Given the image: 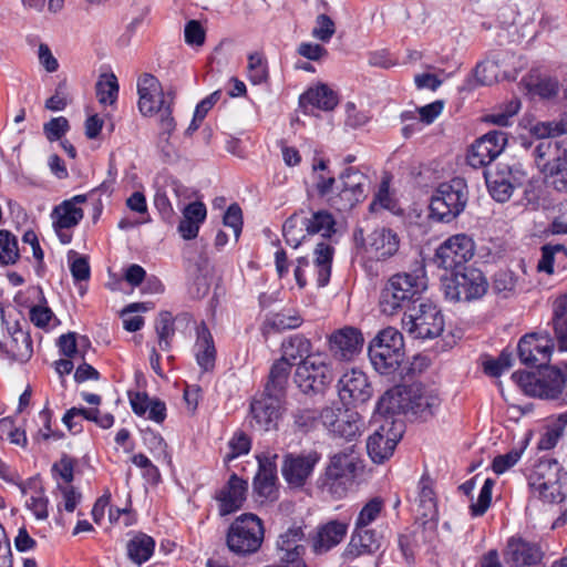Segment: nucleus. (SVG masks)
Instances as JSON below:
<instances>
[{"instance_id":"obj_1","label":"nucleus","mask_w":567,"mask_h":567,"mask_svg":"<svg viewBox=\"0 0 567 567\" xmlns=\"http://www.w3.org/2000/svg\"><path fill=\"white\" fill-rule=\"evenodd\" d=\"M426 289L425 271L422 267L413 272H399L389 278L381 290L379 307L382 313L394 316L409 310Z\"/></svg>"},{"instance_id":"obj_2","label":"nucleus","mask_w":567,"mask_h":567,"mask_svg":"<svg viewBox=\"0 0 567 567\" xmlns=\"http://www.w3.org/2000/svg\"><path fill=\"white\" fill-rule=\"evenodd\" d=\"M512 379L530 396L567 405V381L559 368L544 367L537 373L516 371Z\"/></svg>"},{"instance_id":"obj_3","label":"nucleus","mask_w":567,"mask_h":567,"mask_svg":"<svg viewBox=\"0 0 567 567\" xmlns=\"http://www.w3.org/2000/svg\"><path fill=\"white\" fill-rule=\"evenodd\" d=\"M369 358L374 369L385 375L394 373L404 359L402 333L395 328L381 330L370 342Z\"/></svg>"},{"instance_id":"obj_4","label":"nucleus","mask_w":567,"mask_h":567,"mask_svg":"<svg viewBox=\"0 0 567 567\" xmlns=\"http://www.w3.org/2000/svg\"><path fill=\"white\" fill-rule=\"evenodd\" d=\"M468 202V189L464 178L455 177L441 183L432 195L430 216L442 223H450L460 216Z\"/></svg>"},{"instance_id":"obj_5","label":"nucleus","mask_w":567,"mask_h":567,"mask_svg":"<svg viewBox=\"0 0 567 567\" xmlns=\"http://www.w3.org/2000/svg\"><path fill=\"white\" fill-rule=\"evenodd\" d=\"M265 538L262 520L252 513H245L235 518L226 534L228 549L237 556L257 553Z\"/></svg>"},{"instance_id":"obj_6","label":"nucleus","mask_w":567,"mask_h":567,"mask_svg":"<svg viewBox=\"0 0 567 567\" xmlns=\"http://www.w3.org/2000/svg\"><path fill=\"white\" fill-rule=\"evenodd\" d=\"M445 297L455 302L481 299L488 289L483 271L473 265L465 266L442 278Z\"/></svg>"},{"instance_id":"obj_7","label":"nucleus","mask_w":567,"mask_h":567,"mask_svg":"<svg viewBox=\"0 0 567 567\" xmlns=\"http://www.w3.org/2000/svg\"><path fill=\"white\" fill-rule=\"evenodd\" d=\"M537 167L551 179L553 187L567 194V150L558 142L543 140L533 150Z\"/></svg>"},{"instance_id":"obj_8","label":"nucleus","mask_w":567,"mask_h":567,"mask_svg":"<svg viewBox=\"0 0 567 567\" xmlns=\"http://www.w3.org/2000/svg\"><path fill=\"white\" fill-rule=\"evenodd\" d=\"M359 464L360 458L354 450V445H350L333 454L326 468L323 487L337 498L343 497L347 493L348 484L357 475Z\"/></svg>"},{"instance_id":"obj_9","label":"nucleus","mask_w":567,"mask_h":567,"mask_svg":"<svg viewBox=\"0 0 567 567\" xmlns=\"http://www.w3.org/2000/svg\"><path fill=\"white\" fill-rule=\"evenodd\" d=\"M402 328L413 339H434L444 329V318L435 305L420 302L404 312Z\"/></svg>"},{"instance_id":"obj_10","label":"nucleus","mask_w":567,"mask_h":567,"mask_svg":"<svg viewBox=\"0 0 567 567\" xmlns=\"http://www.w3.org/2000/svg\"><path fill=\"white\" fill-rule=\"evenodd\" d=\"M337 193L329 197L331 206L339 212H348L363 202L368 193L369 179L365 174L354 167H347L339 174Z\"/></svg>"},{"instance_id":"obj_11","label":"nucleus","mask_w":567,"mask_h":567,"mask_svg":"<svg viewBox=\"0 0 567 567\" xmlns=\"http://www.w3.org/2000/svg\"><path fill=\"white\" fill-rule=\"evenodd\" d=\"M475 244L466 234H456L445 239L435 250L434 262L439 268L454 271L465 266L474 257Z\"/></svg>"},{"instance_id":"obj_12","label":"nucleus","mask_w":567,"mask_h":567,"mask_svg":"<svg viewBox=\"0 0 567 567\" xmlns=\"http://www.w3.org/2000/svg\"><path fill=\"white\" fill-rule=\"evenodd\" d=\"M284 402L276 395L264 392L255 395L249 404L250 426L260 432L277 430L282 416Z\"/></svg>"},{"instance_id":"obj_13","label":"nucleus","mask_w":567,"mask_h":567,"mask_svg":"<svg viewBox=\"0 0 567 567\" xmlns=\"http://www.w3.org/2000/svg\"><path fill=\"white\" fill-rule=\"evenodd\" d=\"M555 348L554 339L548 331L530 332L523 336L518 342L519 360L528 367H545Z\"/></svg>"},{"instance_id":"obj_14","label":"nucleus","mask_w":567,"mask_h":567,"mask_svg":"<svg viewBox=\"0 0 567 567\" xmlns=\"http://www.w3.org/2000/svg\"><path fill=\"white\" fill-rule=\"evenodd\" d=\"M484 178L491 196L498 203H505L516 187L523 186L526 175L507 164H498L495 169L486 168Z\"/></svg>"},{"instance_id":"obj_15","label":"nucleus","mask_w":567,"mask_h":567,"mask_svg":"<svg viewBox=\"0 0 567 567\" xmlns=\"http://www.w3.org/2000/svg\"><path fill=\"white\" fill-rule=\"evenodd\" d=\"M333 381L329 364L313 357L301 361L295 373V382L303 393H320Z\"/></svg>"},{"instance_id":"obj_16","label":"nucleus","mask_w":567,"mask_h":567,"mask_svg":"<svg viewBox=\"0 0 567 567\" xmlns=\"http://www.w3.org/2000/svg\"><path fill=\"white\" fill-rule=\"evenodd\" d=\"M1 318L8 334L3 340H0L1 355L11 362H28L33 353L32 339L29 331L23 329L19 320L13 322L7 321L3 315Z\"/></svg>"},{"instance_id":"obj_17","label":"nucleus","mask_w":567,"mask_h":567,"mask_svg":"<svg viewBox=\"0 0 567 567\" xmlns=\"http://www.w3.org/2000/svg\"><path fill=\"white\" fill-rule=\"evenodd\" d=\"M320 460L321 454L317 450L288 453L281 466L282 476L290 486L302 487Z\"/></svg>"},{"instance_id":"obj_18","label":"nucleus","mask_w":567,"mask_h":567,"mask_svg":"<svg viewBox=\"0 0 567 567\" xmlns=\"http://www.w3.org/2000/svg\"><path fill=\"white\" fill-rule=\"evenodd\" d=\"M507 135L494 130L477 138L467 153V163L473 168L486 167L505 148Z\"/></svg>"},{"instance_id":"obj_19","label":"nucleus","mask_w":567,"mask_h":567,"mask_svg":"<svg viewBox=\"0 0 567 567\" xmlns=\"http://www.w3.org/2000/svg\"><path fill=\"white\" fill-rule=\"evenodd\" d=\"M354 239L357 243L360 241L364 250L378 260L391 258L400 247L398 234L385 227L374 229L367 238L363 236V230L358 229L354 233Z\"/></svg>"},{"instance_id":"obj_20","label":"nucleus","mask_w":567,"mask_h":567,"mask_svg":"<svg viewBox=\"0 0 567 567\" xmlns=\"http://www.w3.org/2000/svg\"><path fill=\"white\" fill-rule=\"evenodd\" d=\"M504 559L514 567L539 565L545 556L540 543L520 536H512L504 549Z\"/></svg>"},{"instance_id":"obj_21","label":"nucleus","mask_w":567,"mask_h":567,"mask_svg":"<svg viewBox=\"0 0 567 567\" xmlns=\"http://www.w3.org/2000/svg\"><path fill=\"white\" fill-rule=\"evenodd\" d=\"M339 398L344 405L365 403L372 395L371 383L364 372L352 369L338 381Z\"/></svg>"},{"instance_id":"obj_22","label":"nucleus","mask_w":567,"mask_h":567,"mask_svg":"<svg viewBox=\"0 0 567 567\" xmlns=\"http://www.w3.org/2000/svg\"><path fill=\"white\" fill-rule=\"evenodd\" d=\"M394 430L395 422L386 420L368 437L367 451L374 463L382 464L393 455L401 437V431Z\"/></svg>"},{"instance_id":"obj_23","label":"nucleus","mask_w":567,"mask_h":567,"mask_svg":"<svg viewBox=\"0 0 567 567\" xmlns=\"http://www.w3.org/2000/svg\"><path fill=\"white\" fill-rule=\"evenodd\" d=\"M138 110L147 116L158 113L171 102L165 100L159 81L150 73H144L137 82Z\"/></svg>"},{"instance_id":"obj_24","label":"nucleus","mask_w":567,"mask_h":567,"mask_svg":"<svg viewBox=\"0 0 567 567\" xmlns=\"http://www.w3.org/2000/svg\"><path fill=\"white\" fill-rule=\"evenodd\" d=\"M364 339L354 327H343L329 336V350L336 359L351 360L362 349Z\"/></svg>"},{"instance_id":"obj_25","label":"nucleus","mask_w":567,"mask_h":567,"mask_svg":"<svg viewBox=\"0 0 567 567\" xmlns=\"http://www.w3.org/2000/svg\"><path fill=\"white\" fill-rule=\"evenodd\" d=\"M303 537L305 533L302 528L298 526L288 528L279 536L277 548L280 563L292 564V567H307L302 559L305 546L300 544Z\"/></svg>"},{"instance_id":"obj_26","label":"nucleus","mask_w":567,"mask_h":567,"mask_svg":"<svg viewBox=\"0 0 567 567\" xmlns=\"http://www.w3.org/2000/svg\"><path fill=\"white\" fill-rule=\"evenodd\" d=\"M277 455H258V472L254 478V492L265 499H274L277 494Z\"/></svg>"},{"instance_id":"obj_27","label":"nucleus","mask_w":567,"mask_h":567,"mask_svg":"<svg viewBox=\"0 0 567 567\" xmlns=\"http://www.w3.org/2000/svg\"><path fill=\"white\" fill-rule=\"evenodd\" d=\"M247 488V481L240 478L237 474H231L227 484L216 496L219 502V515L226 516L238 511L246 499Z\"/></svg>"},{"instance_id":"obj_28","label":"nucleus","mask_w":567,"mask_h":567,"mask_svg":"<svg viewBox=\"0 0 567 567\" xmlns=\"http://www.w3.org/2000/svg\"><path fill=\"white\" fill-rule=\"evenodd\" d=\"M382 535L372 528H354L343 556L354 559L362 555L375 554L382 545Z\"/></svg>"},{"instance_id":"obj_29","label":"nucleus","mask_w":567,"mask_h":567,"mask_svg":"<svg viewBox=\"0 0 567 567\" xmlns=\"http://www.w3.org/2000/svg\"><path fill=\"white\" fill-rule=\"evenodd\" d=\"M439 405V396L421 385L413 384L405 388V414L412 413L425 419L427 415H432L433 410Z\"/></svg>"},{"instance_id":"obj_30","label":"nucleus","mask_w":567,"mask_h":567,"mask_svg":"<svg viewBox=\"0 0 567 567\" xmlns=\"http://www.w3.org/2000/svg\"><path fill=\"white\" fill-rule=\"evenodd\" d=\"M347 529V524L338 520H331L321 526L312 537V550L316 554L327 553L342 542Z\"/></svg>"},{"instance_id":"obj_31","label":"nucleus","mask_w":567,"mask_h":567,"mask_svg":"<svg viewBox=\"0 0 567 567\" xmlns=\"http://www.w3.org/2000/svg\"><path fill=\"white\" fill-rule=\"evenodd\" d=\"M416 514L423 524L437 520L439 512L433 481L423 475L419 482V495L416 498Z\"/></svg>"},{"instance_id":"obj_32","label":"nucleus","mask_w":567,"mask_h":567,"mask_svg":"<svg viewBox=\"0 0 567 567\" xmlns=\"http://www.w3.org/2000/svg\"><path fill=\"white\" fill-rule=\"evenodd\" d=\"M195 355L198 365L203 371H212L216 362V348L213 336L205 322L197 327L195 342Z\"/></svg>"},{"instance_id":"obj_33","label":"nucleus","mask_w":567,"mask_h":567,"mask_svg":"<svg viewBox=\"0 0 567 567\" xmlns=\"http://www.w3.org/2000/svg\"><path fill=\"white\" fill-rule=\"evenodd\" d=\"M559 472L560 466L556 460H539L528 475V485L532 493L542 487H546L547 484L550 485L549 487H551V489H555L553 484L560 481Z\"/></svg>"},{"instance_id":"obj_34","label":"nucleus","mask_w":567,"mask_h":567,"mask_svg":"<svg viewBox=\"0 0 567 567\" xmlns=\"http://www.w3.org/2000/svg\"><path fill=\"white\" fill-rule=\"evenodd\" d=\"M311 171L313 187L318 196L322 198L332 196L337 179L329 169V159L316 155L312 159Z\"/></svg>"},{"instance_id":"obj_35","label":"nucleus","mask_w":567,"mask_h":567,"mask_svg":"<svg viewBox=\"0 0 567 567\" xmlns=\"http://www.w3.org/2000/svg\"><path fill=\"white\" fill-rule=\"evenodd\" d=\"M293 363L286 359L277 360L270 369L264 393L276 395L285 401L286 389Z\"/></svg>"},{"instance_id":"obj_36","label":"nucleus","mask_w":567,"mask_h":567,"mask_svg":"<svg viewBox=\"0 0 567 567\" xmlns=\"http://www.w3.org/2000/svg\"><path fill=\"white\" fill-rule=\"evenodd\" d=\"M299 213H302V220L306 225V231L309 236L312 235H321L323 238H330L332 234L336 233V220L331 213L327 210H305L300 209Z\"/></svg>"},{"instance_id":"obj_37","label":"nucleus","mask_w":567,"mask_h":567,"mask_svg":"<svg viewBox=\"0 0 567 567\" xmlns=\"http://www.w3.org/2000/svg\"><path fill=\"white\" fill-rule=\"evenodd\" d=\"M313 254V268L317 272V282L319 287H324L330 280L334 248L329 243L322 240L316 245Z\"/></svg>"},{"instance_id":"obj_38","label":"nucleus","mask_w":567,"mask_h":567,"mask_svg":"<svg viewBox=\"0 0 567 567\" xmlns=\"http://www.w3.org/2000/svg\"><path fill=\"white\" fill-rule=\"evenodd\" d=\"M405 388L395 386L390 389L378 400L375 411L384 416L385 421L388 416L400 413L405 414Z\"/></svg>"},{"instance_id":"obj_39","label":"nucleus","mask_w":567,"mask_h":567,"mask_svg":"<svg viewBox=\"0 0 567 567\" xmlns=\"http://www.w3.org/2000/svg\"><path fill=\"white\" fill-rule=\"evenodd\" d=\"M338 95L327 84H320L309 89L300 97L301 104H310L323 111H331L338 104Z\"/></svg>"},{"instance_id":"obj_40","label":"nucleus","mask_w":567,"mask_h":567,"mask_svg":"<svg viewBox=\"0 0 567 567\" xmlns=\"http://www.w3.org/2000/svg\"><path fill=\"white\" fill-rule=\"evenodd\" d=\"M154 548L155 540L144 533L134 535L126 545L128 558L137 565L147 561L152 557Z\"/></svg>"},{"instance_id":"obj_41","label":"nucleus","mask_w":567,"mask_h":567,"mask_svg":"<svg viewBox=\"0 0 567 567\" xmlns=\"http://www.w3.org/2000/svg\"><path fill=\"white\" fill-rule=\"evenodd\" d=\"M52 217L54 228H72L83 218V210L76 207L73 202L64 200L54 207Z\"/></svg>"},{"instance_id":"obj_42","label":"nucleus","mask_w":567,"mask_h":567,"mask_svg":"<svg viewBox=\"0 0 567 567\" xmlns=\"http://www.w3.org/2000/svg\"><path fill=\"white\" fill-rule=\"evenodd\" d=\"M282 235L289 246L298 248L301 245L307 236H309L302 220V213L298 210L286 219L282 225Z\"/></svg>"},{"instance_id":"obj_43","label":"nucleus","mask_w":567,"mask_h":567,"mask_svg":"<svg viewBox=\"0 0 567 567\" xmlns=\"http://www.w3.org/2000/svg\"><path fill=\"white\" fill-rule=\"evenodd\" d=\"M311 348L312 346L309 339L302 334H293L282 342L284 355L281 359H286L287 361L311 359Z\"/></svg>"},{"instance_id":"obj_44","label":"nucleus","mask_w":567,"mask_h":567,"mask_svg":"<svg viewBox=\"0 0 567 567\" xmlns=\"http://www.w3.org/2000/svg\"><path fill=\"white\" fill-rule=\"evenodd\" d=\"M567 426V411L558 414L546 427L542 434L537 447L542 451L554 449L561 439Z\"/></svg>"},{"instance_id":"obj_45","label":"nucleus","mask_w":567,"mask_h":567,"mask_svg":"<svg viewBox=\"0 0 567 567\" xmlns=\"http://www.w3.org/2000/svg\"><path fill=\"white\" fill-rule=\"evenodd\" d=\"M155 331L159 349L169 351L175 334L174 318L169 311L159 312L155 320Z\"/></svg>"},{"instance_id":"obj_46","label":"nucleus","mask_w":567,"mask_h":567,"mask_svg":"<svg viewBox=\"0 0 567 567\" xmlns=\"http://www.w3.org/2000/svg\"><path fill=\"white\" fill-rule=\"evenodd\" d=\"M19 258L17 237L7 229H0V265H14Z\"/></svg>"},{"instance_id":"obj_47","label":"nucleus","mask_w":567,"mask_h":567,"mask_svg":"<svg viewBox=\"0 0 567 567\" xmlns=\"http://www.w3.org/2000/svg\"><path fill=\"white\" fill-rule=\"evenodd\" d=\"M518 277L509 269H501L495 272L492 289L496 295L508 298L516 292Z\"/></svg>"},{"instance_id":"obj_48","label":"nucleus","mask_w":567,"mask_h":567,"mask_svg":"<svg viewBox=\"0 0 567 567\" xmlns=\"http://www.w3.org/2000/svg\"><path fill=\"white\" fill-rule=\"evenodd\" d=\"M118 94V83L114 74H102L96 83V97L103 105L115 103Z\"/></svg>"},{"instance_id":"obj_49","label":"nucleus","mask_w":567,"mask_h":567,"mask_svg":"<svg viewBox=\"0 0 567 567\" xmlns=\"http://www.w3.org/2000/svg\"><path fill=\"white\" fill-rule=\"evenodd\" d=\"M557 256H563L564 260H567V248L564 245H544L542 247V258L538 261L537 269L548 275L554 274V265L556 264Z\"/></svg>"},{"instance_id":"obj_50","label":"nucleus","mask_w":567,"mask_h":567,"mask_svg":"<svg viewBox=\"0 0 567 567\" xmlns=\"http://www.w3.org/2000/svg\"><path fill=\"white\" fill-rule=\"evenodd\" d=\"M361 420L358 413H343L332 434L352 441L360 434Z\"/></svg>"},{"instance_id":"obj_51","label":"nucleus","mask_w":567,"mask_h":567,"mask_svg":"<svg viewBox=\"0 0 567 567\" xmlns=\"http://www.w3.org/2000/svg\"><path fill=\"white\" fill-rule=\"evenodd\" d=\"M383 509V501L380 497H374L370 499L360 511L354 528H368L371 523H373L381 511Z\"/></svg>"},{"instance_id":"obj_52","label":"nucleus","mask_w":567,"mask_h":567,"mask_svg":"<svg viewBox=\"0 0 567 567\" xmlns=\"http://www.w3.org/2000/svg\"><path fill=\"white\" fill-rule=\"evenodd\" d=\"M248 79L252 84H261L268 79V66L261 54L255 52L248 56Z\"/></svg>"},{"instance_id":"obj_53","label":"nucleus","mask_w":567,"mask_h":567,"mask_svg":"<svg viewBox=\"0 0 567 567\" xmlns=\"http://www.w3.org/2000/svg\"><path fill=\"white\" fill-rule=\"evenodd\" d=\"M495 482L492 478L485 480L477 502L472 503L470 506L471 515L474 517L483 516L488 509L492 502V489L494 487Z\"/></svg>"},{"instance_id":"obj_54","label":"nucleus","mask_w":567,"mask_h":567,"mask_svg":"<svg viewBox=\"0 0 567 567\" xmlns=\"http://www.w3.org/2000/svg\"><path fill=\"white\" fill-rule=\"evenodd\" d=\"M498 63L495 60L486 59L475 68V78L483 85H491L497 79Z\"/></svg>"},{"instance_id":"obj_55","label":"nucleus","mask_w":567,"mask_h":567,"mask_svg":"<svg viewBox=\"0 0 567 567\" xmlns=\"http://www.w3.org/2000/svg\"><path fill=\"white\" fill-rule=\"evenodd\" d=\"M336 33V24L333 20L322 13L316 19V27L312 30V37L322 41L328 42Z\"/></svg>"},{"instance_id":"obj_56","label":"nucleus","mask_w":567,"mask_h":567,"mask_svg":"<svg viewBox=\"0 0 567 567\" xmlns=\"http://www.w3.org/2000/svg\"><path fill=\"white\" fill-rule=\"evenodd\" d=\"M523 451L514 449L505 454L494 457L492 470L495 474L501 475L512 468L520 458Z\"/></svg>"},{"instance_id":"obj_57","label":"nucleus","mask_w":567,"mask_h":567,"mask_svg":"<svg viewBox=\"0 0 567 567\" xmlns=\"http://www.w3.org/2000/svg\"><path fill=\"white\" fill-rule=\"evenodd\" d=\"M75 461L68 454H63L59 462L52 465L53 476L61 477L66 484H70L74 478Z\"/></svg>"},{"instance_id":"obj_58","label":"nucleus","mask_w":567,"mask_h":567,"mask_svg":"<svg viewBox=\"0 0 567 567\" xmlns=\"http://www.w3.org/2000/svg\"><path fill=\"white\" fill-rule=\"evenodd\" d=\"M251 447L250 437L244 432H237L229 441L230 453L227 455V460L236 458L240 455L249 453Z\"/></svg>"},{"instance_id":"obj_59","label":"nucleus","mask_w":567,"mask_h":567,"mask_svg":"<svg viewBox=\"0 0 567 567\" xmlns=\"http://www.w3.org/2000/svg\"><path fill=\"white\" fill-rule=\"evenodd\" d=\"M553 485L555 486V489H551V487H549L550 485L547 484L546 487H542L532 494L535 497L543 501L544 503L559 504L565 499V493L563 492V485H561L560 481L555 482Z\"/></svg>"},{"instance_id":"obj_60","label":"nucleus","mask_w":567,"mask_h":567,"mask_svg":"<svg viewBox=\"0 0 567 567\" xmlns=\"http://www.w3.org/2000/svg\"><path fill=\"white\" fill-rule=\"evenodd\" d=\"M69 121L63 117H54L44 124L43 131L50 142L61 140L69 130Z\"/></svg>"},{"instance_id":"obj_61","label":"nucleus","mask_w":567,"mask_h":567,"mask_svg":"<svg viewBox=\"0 0 567 567\" xmlns=\"http://www.w3.org/2000/svg\"><path fill=\"white\" fill-rule=\"evenodd\" d=\"M536 132L542 137L540 141L567 133V113H564L559 121L543 123L540 127L537 126Z\"/></svg>"},{"instance_id":"obj_62","label":"nucleus","mask_w":567,"mask_h":567,"mask_svg":"<svg viewBox=\"0 0 567 567\" xmlns=\"http://www.w3.org/2000/svg\"><path fill=\"white\" fill-rule=\"evenodd\" d=\"M302 318L295 315H287L284 312L276 313L269 320V324L277 331H284L288 329H296L302 323Z\"/></svg>"},{"instance_id":"obj_63","label":"nucleus","mask_w":567,"mask_h":567,"mask_svg":"<svg viewBox=\"0 0 567 567\" xmlns=\"http://www.w3.org/2000/svg\"><path fill=\"white\" fill-rule=\"evenodd\" d=\"M48 504L49 501L44 495L42 487H40L27 502L28 507L32 511L38 519H45L48 517Z\"/></svg>"},{"instance_id":"obj_64","label":"nucleus","mask_w":567,"mask_h":567,"mask_svg":"<svg viewBox=\"0 0 567 567\" xmlns=\"http://www.w3.org/2000/svg\"><path fill=\"white\" fill-rule=\"evenodd\" d=\"M293 420L298 429L308 432L319 420L318 411L312 409H299L293 413Z\"/></svg>"}]
</instances>
